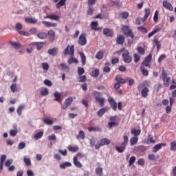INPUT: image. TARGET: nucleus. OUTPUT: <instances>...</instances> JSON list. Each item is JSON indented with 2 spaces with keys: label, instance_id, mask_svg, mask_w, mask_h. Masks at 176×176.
<instances>
[{
  "label": "nucleus",
  "instance_id": "nucleus-21",
  "mask_svg": "<svg viewBox=\"0 0 176 176\" xmlns=\"http://www.w3.org/2000/svg\"><path fill=\"white\" fill-rule=\"evenodd\" d=\"M72 166V164L69 162H65L59 164V167L62 170H65V168H67V167H71Z\"/></svg>",
  "mask_w": 176,
  "mask_h": 176
},
{
  "label": "nucleus",
  "instance_id": "nucleus-61",
  "mask_svg": "<svg viewBox=\"0 0 176 176\" xmlns=\"http://www.w3.org/2000/svg\"><path fill=\"white\" fill-rule=\"evenodd\" d=\"M134 163H135V156H132L129 159V166H133V164H134Z\"/></svg>",
  "mask_w": 176,
  "mask_h": 176
},
{
  "label": "nucleus",
  "instance_id": "nucleus-11",
  "mask_svg": "<svg viewBox=\"0 0 176 176\" xmlns=\"http://www.w3.org/2000/svg\"><path fill=\"white\" fill-rule=\"evenodd\" d=\"M102 34L103 35H104V36H109L110 38H112V36H113L114 35L113 31H112L111 29L108 28L103 29Z\"/></svg>",
  "mask_w": 176,
  "mask_h": 176
},
{
  "label": "nucleus",
  "instance_id": "nucleus-31",
  "mask_svg": "<svg viewBox=\"0 0 176 176\" xmlns=\"http://www.w3.org/2000/svg\"><path fill=\"white\" fill-rule=\"evenodd\" d=\"M96 102H98L100 107H104L105 104V98H96Z\"/></svg>",
  "mask_w": 176,
  "mask_h": 176
},
{
  "label": "nucleus",
  "instance_id": "nucleus-10",
  "mask_svg": "<svg viewBox=\"0 0 176 176\" xmlns=\"http://www.w3.org/2000/svg\"><path fill=\"white\" fill-rule=\"evenodd\" d=\"M86 43H87V39H86V36L85 35V34H81L78 38V45H80V46H85L86 45Z\"/></svg>",
  "mask_w": 176,
  "mask_h": 176
},
{
  "label": "nucleus",
  "instance_id": "nucleus-4",
  "mask_svg": "<svg viewBox=\"0 0 176 176\" xmlns=\"http://www.w3.org/2000/svg\"><path fill=\"white\" fill-rule=\"evenodd\" d=\"M111 144V140L108 138H102L98 142V144L95 145V149H100L101 146H104V145H109Z\"/></svg>",
  "mask_w": 176,
  "mask_h": 176
},
{
  "label": "nucleus",
  "instance_id": "nucleus-22",
  "mask_svg": "<svg viewBox=\"0 0 176 176\" xmlns=\"http://www.w3.org/2000/svg\"><path fill=\"white\" fill-rule=\"evenodd\" d=\"M25 21L26 23H28L29 24H36V23H38V20H36V19L32 18V17H26L25 19Z\"/></svg>",
  "mask_w": 176,
  "mask_h": 176
},
{
  "label": "nucleus",
  "instance_id": "nucleus-40",
  "mask_svg": "<svg viewBox=\"0 0 176 176\" xmlns=\"http://www.w3.org/2000/svg\"><path fill=\"white\" fill-rule=\"evenodd\" d=\"M68 64L71 65L73 64L74 63L75 64H78L79 63V60L76 59V58L71 57L68 60H67Z\"/></svg>",
  "mask_w": 176,
  "mask_h": 176
},
{
  "label": "nucleus",
  "instance_id": "nucleus-53",
  "mask_svg": "<svg viewBox=\"0 0 176 176\" xmlns=\"http://www.w3.org/2000/svg\"><path fill=\"white\" fill-rule=\"evenodd\" d=\"M125 80L126 82H129V86H133V85H134V79L130 77H126Z\"/></svg>",
  "mask_w": 176,
  "mask_h": 176
},
{
  "label": "nucleus",
  "instance_id": "nucleus-47",
  "mask_svg": "<svg viewBox=\"0 0 176 176\" xmlns=\"http://www.w3.org/2000/svg\"><path fill=\"white\" fill-rule=\"evenodd\" d=\"M95 172L97 175L102 176V174H103L102 168L101 167L96 168Z\"/></svg>",
  "mask_w": 176,
  "mask_h": 176
},
{
  "label": "nucleus",
  "instance_id": "nucleus-63",
  "mask_svg": "<svg viewBox=\"0 0 176 176\" xmlns=\"http://www.w3.org/2000/svg\"><path fill=\"white\" fill-rule=\"evenodd\" d=\"M42 68L44 71H49V64L47 63H43Z\"/></svg>",
  "mask_w": 176,
  "mask_h": 176
},
{
  "label": "nucleus",
  "instance_id": "nucleus-48",
  "mask_svg": "<svg viewBox=\"0 0 176 176\" xmlns=\"http://www.w3.org/2000/svg\"><path fill=\"white\" fill-rule=\"evenodd\" d=\"M131 29H130V28L127 25H124L122 28V33L124 34V35L125 34H126V32H129V31H131Z\"/></svg>",
  "mask_w": 176,
  "mask_h": 176
},
{
  "label": "nucleus",
  "instance_id": "nucleus-42",
  "mask_svg": "<svg viewBox=\"0 0 176 176\" xmlns=\"http://www.w3.org/2000/svg\"><path fill=\"white\" fill-rule=\"evenodd\" d=\"M92 95L95 98V101L97 100V98H101V93L97 91H94Z\"/></svg>",
  "mask_w": 176,
  "mask_h": 176
},
{
  "label": "nucleus",
  "instance_id": "nucleus-27",
  "mask_svg": "<svg viewBox=\"0 0 176 176\" xmlns=\"http://www.w3.org/2000/svg\"><path fill=\"white\" fill-rule=\"evenodd\" d=\"M44 19H50L51 20H55L56 21H58L60 20V16L58 15L50 14L45 16Z\"/></svg>",
  "mask_w": 176,
  "mask_h": 176
},
{
  "label": "nucleus",
  "instance_id": "nucleus-45",
  "mask_svg": "<svg viewBox=\"0 0 176 176\" xmlns=\"http://www.w3.org/2000/svg\"><path fill=\"white\" fill-rule=\"evenodd\" d=\"M23 109H24V104H21L17 108L16 112L19 116H21V113H23Z\"/></svg>",
  "mask_w": 176,
  "mask_h": 176
},
{
  "label": "nucleus",
  "instance_id": "nucleus-13",
  "mask_svg": "<svg viewBox=\"0 0 176 176\" xmlns=\"http://www.w3.org/2000/svg\"><path fill=\"white\" fill-rule=\"evenodd\" d=\"M90 26L94 31H101L102 30V28H98V21H92Z\"/></svg>",
  "mask_w": 176,
  "mask_h": 176
},
{
  "label": "nucleus",
  "instance_id": "nucleus-33",
  "mask_svg": "<svg viewBox=\"0 0 176 176\" xmlns=\"http://www.w3.org/2000/svg\"><path fill=\"white\" fill-rule=\"evenodd\" d=\"M146 144H147V145H149V144H155V140H153V135L151 134L148 135V138Z\"/></svg>",
  "mask_w": 176,
  "mask_h": 176
},
{
  "label": "nucleus",
  "instance_id": "nucleus-38",
  "mask_svg": "<svg viewBox=\"0 0 176 176\" xmlns=\"http://www.w3.org/2000/svg\"><path fill=\"white\" fill-rule=\"evenodd\" d=\"M103 57H104V52L102 51H99L96 54V58H97V60H102Z\"/></svg>",
  "mask_w": 176,
  "mask_h": 176
},
{
  "label": "nucleus",
  "instance_id": "nucleus-60",
  "mask_svg": "<svg viewBox=\"0 0 176 176\" xmlns=\"http://www.w3.org/2000/svg\"><path fill=\"white\" fill-rule=\"evenodd\" d=\"M170 151H176V141H173L172 142H170Z\"/></svg>",
  "mask_w": 176,
  "mask_h": 176
},
{
  "label": "nucleus",
  "instance_id": "nucleus-37",
  "mask_svg": "<svg viewBox=\"0 0 176 176\" xmlns=\"http://www.w3.org/2000/svg\"><path fill=\"white\" fill-rule=\"evenodd\" d=\"M67 0H60L56 4V9H60L61 6H64L65 5V2Z\"/></svg>",
  "mask_w": 176,
  "mask_h": 176
},
{
  "label": "nucleus",
  "instance_id": "nucleus-55",
  "mask_svg": "<svg viewBox=\"0 0 176 176\" xmlns=\"http://www.w3.org/2000/svg\"><path fill=\"white\" fill-rule=\"evenodd\" d=\"M138 30L140 31V32H142V34H148V30L144 27H142V26L138 27Z\"/></svg>",
  "mask_w": 176,
  "mask_h": 176
},
{
  "label": "nucleus",
  "instance_id": "nucleus-15",
  "mask_svg": "<svg viewBox=\"0 0 176 176\" xmlns=\"http://www.w3.org/2000/svg\"><path fill=\"white\" fill-rule=\"evenodd\" d=\"M144 12H145L144 16L143 18H142V23H145V21H146V20L151 15V9L148 8H145Z\"/></svg>",
  "mask_w": 176,
  "mask_h": 176
},
{
  "label": "nucleus",
  "instance_id": "nucleus-25",
  "mask_svg": "<svg viewBox=\"0 0 176 176\" xmlns=\"http://www.w3.org/2000/svg\"><path fill=\"white\" fill-rule=\"evenodd\" d=\"M87 129H88V131H89V133H91V131H94V132L102 131V129L98 126H90V127H88Z\"/></svg>",
  "mask_w": 176,
  "mask_h": 176
},
{
  "label": "nucleus",
  "instance_id": "nucleus-50",
  "mask_svg": "<svg viewBox=\"0 0 176 176\" xmlns=\"http://www.w3.org/2000/svg\"><path fill=\"white\" fill-rule=\"evenodd\" d=\"M124 35H125V36H126L127 38H129V36L130 38H134V34L133 33V30H129L126 33H125Z\"/></svg>",
  "mask_w": 176,
  "mask_h": 176
},
{
  "label": "nucleus",
  "instance_id": "nucleus-57",
  "mask_svg": "<svg viewBox=\"0 0 176 176\" xmlns=\"http://www.w3.org/2000/svg\"><path fill=\"white\" fill-rule=\"evenodd\" d=\"M43 122L45 123V124H48L49 126H52V124H53V120L49 118L44 119Z\"/></svg>",
  "mask_w": 176,
  "mask_h": 176
},
{
  "label": "nucleus",
  "instance_id": "nucleus-49",
  "mask_svg": "<svg viewBox=\"0 0 176 176\" xmlns=\"http://www.w3.org/2000/svg\"><path fill=\"white\" fill-rule=\"evenodd\" d=\"M15 30L17 32L23 30V25L21 23H16L15 25Z\"/></svg>",
  "mask_w": 176,
  "mask_h": 176
},
{
  "label": "nucleus",
  "instance_id": "nucleus-5",
  "mask_svg": "<svg viewBox=\"0 0 176 176\" xmlns=\"http://www.w3.org/2000/svg\"><path fill=\"white\" fill-rule=\"evenodd\" d=\"M122 60L125 64H130L133 61V57L130 55V52L126 51V52L122 54Z\"/></svg>",
  "mask_w": 176,
  "mask_h": 176
},
{
  "label": "nucleus",
  "instance_id": "nucleus-8",
  "mask_svg": "<svg viewBox=\"0 0 176 176\" xmlns=\"http://www.w3.org/2000/svg\"><path fill=\"white\" fill-rule=\"evenodd\" d=\"M107 101L113 111H116L118 109V103L115 101L113 97L109 96Z\"/></svg>",
  "mask_w": 176,
  "mask_h": 176
},
{
  "label": "nucleus",
  "instance_id": "nucleus-54",
  "mask_svg": "<svg viewBox=\"0 0 176 176\" xmlns=\"http://www.w3.org/2000/svg\"><path fill=\"white\" fill-rule=\"evenodd\" d=\"M166 58H167V56L166 54H161L158 58L159 64H160L162 61H163V60H166Z\"/></svg>",
  "mask_w": 176,
  "mask_h": 176
},
{
  "label": "nucleus",
  "instance_id": "nucleus-51",
  "mask_svg": "<svg viewBox=\"0 0 176 176\" xmlns=\"http://www.w3.org/2000/svg\"><path fill=\"white\" fill-rule=\"evenodd\" d=\"M137 149L138 152H145L148 148L145 146L140 145L137 147Z\"/></svg>",
  "mask_w": 176,
  "mask_h": 176
},
{
  "label": "nucleus",
  "instance_id": "nucleus-32",
  "mask_svg": "<svg viewBox=\"0 0 176 176\" xmlns=\"http://www.w3.org/2000/svg\"><path fill=\"white\" fill-rule=\"evenodd\" d=\"M10 44L11 45V46H12V47H14V49H16V50H19V49L21 47V44L16 43L14 41H10Z\"/></svg>",
  "mask_w": 176,
  "mask_h": 176
},
{
  "label": "nucleus",
  "instance_id": "nucleus-3",
  "mask_svg": "<svg viewBox=\"0 0 176 176\" xmlns=\"http://www.w3.org/2000/svg\"><path fill=\"white\" fill-rule=\"evenodd\" d=\"M138 90L139 91L140 90H141V95H142V97H143V98H146L148 97V93H149V88L145 87V82L140 83L138 86Z\"/></svg>",
  "mask_w": 176,
  "mask_h": 176
},
{
  "label": "nucleus",
  "instance_id": "nucleus-43",
  "mask_svg": "<svg viewBox=\"0 0 176 176\" xmlns=\"http://www.w3.org/2000/svg\"><path fill=\"white\" fill-rule=\"evenodd\" d=\"M60 65L62 67L63 71H65L66 72H69V67L65 63H60Z\"/></svg>",
  "mask_w": 176,
  "mask_h": 176
},
{
  "label": "nucleus",
  "instance_id": "nucleus-34",
  "mask_svg": "<svg viewBox=\"0 0 176 176\" xmlns=\"http://www.w3.org/2000/svg\"><path fill=\"white\" fill-rule=\"evenodd\" d=\"M131 134H132L133 135H135V137H138V135H140V134H141V130L133 129L131 131Z\"/></svg>",
  "mask_w": 176,
  "mask_h": 176
},
{
  "label": "nucleus",
  "instance_id": "nucleus-24",
  "mask_svg": "<svg viewBox=\"0 0 176 176\" xmlns=\"http://www.w3.org/2000/svg\"><path fill=\"white\" fill-rule=\"evenodd\" d=\"M116 80L118 83H121L122 85H124L126 83V78H122V76L118 75L116 76Z\"/></svg>",
  "mask_w": 176,
  "mask_h": 176
},
{
  "label": "nucleus",
  "instance_id": "nucleus-12",
  "mask_svg": "<svg viewBox=\"0 0 176 176\" xmlns=\"http://www.w3.org/2000/svg\"><path fill=\"white\" fill-rule=\"evenodd\" d=\"M166 144L165 143H159V144L155 145L152 148L153 153H156V152L160 151V149H162V148H163V146H166Z\"/></svg>",
  "mask_w": 176,
  "mask_h": 176
},
{
  "label": "nucleus",
  "instance_id": "nucleus-39",
  "mask_svg": "<svg viewBox=\"0 0 176 176\" xmlns=\"http://www.w3.org/2000/svg\"><path fill=\"white\" fill-rule=\"evenodd\" d=\"M107 111V109L105 108H101L98 112H97V115L99 118H102V116L104 115V113H105Z\"/></svg>",
  "mask_w": 176,
  "mask_h": 176
},
{
  "label": "nucleus",
  "instance_id": "nucleus-14",
  "mask_svg": "<svg viewBox=\"0 0 176 176\" xmlns=\"http://www.w3.org/2000/svg\"><path fill=\"white\" fill-rule=\"evenodd\" d=\"M47 35L50 42H54V39H56V32L54 30H49L47 32Z\"/></svg>",
  "mask_w": 176,
  "mask_h": 176
},
{
  "label": "nucleus",
  "instance_id": "nucleus-19",
  "mask_svg": "<svg viewBox=\"0 0 176 176\" xmlns=\"http://www.w3.org/2000/svg\"><path fill=\"white\" fill-rule=\"evenodd\" d=\"M47 53L48 54H50V56H56L57 54V53H58V47H54V48H51L47 50Z\"/></svg>",
  "mask_w": 176,
  "mask_h": 176
},
{
  "label": "nucleus",
  "instance_id": "nucleus-29",
  "mask_svg": "<svg viewBox=\"0 0 176 176\" xmlns=\"http://www.w3.org/2000/svg\"><path fill=\"white\" fill-rule=\"evenodd\" d=\"M161 30V28H155L151 32L148 34V38H151V36H153L155 34H157V32H159Z\"/></svg>",
  "mask_w": 176,
  "mask_h": 176
},
{
  "label": "nucleus",
  "instance_id": "nucleus-18",
  "mask_svg": "<svg viewBox=\"0 0 176 176\" xmlns=\"http://www.w3.org/2000/svg\"><path fill=\"white\" fill-rule=\"evenodd\" d=\"M33 46H36L37 50H42L43 48V45H45V42H33L32 43Z\"/></svg>",
  "mask_w": 176,
  "mask_h": 176
},
{
  "label": "nucleus",
  "instance_id": "nucleus-52",
  "mask_svg": "<svg viewBox=\"0 0 176 176\" xmlns=\"http://www.w3.org/2000/svg\"><path fill=\"white\" fill-rule=\"evenodd\" d=\"M41 137H43V131H41L34 135L35 140H39Z\"/></svg>",
  "mask_w": 176,
  "mask_h": 176
},
{
  "label": "nucleus",
  "instance_id": "nucleus-16",
  "mask_svg": "<svg viewBox=\"0 0 176 176\" xmlns=\"http://www.w3.org/2000/svg\"><path fill=\"white\" fill-rule=\"evenodd\" d=\"M162 5L164 8L168 9V10H170V12L173 11V5H171V3H168L167 0H164Z\"/></svg>",
  "mask_w": 176,
  "mask_h": 176
},
{
  "label": "nucleus",
  "instance_id": "nucleus-9",
  "mask_svg": "<svg viewBox=\"0 0 176 176\" xmlns=\"http://www.w3.org/2000/svg\"><path fill=\"white\" fill-rule=\"evenodd\" d=\"M73 101H74V99L72 98V97L70 96V97L67 98L65 100L63 104L61 105L62 109H67V108H68L69 107V105H71L72 104Z\"/></svg>",
  "mask_w": 176,
  "mask_h": 176
},
{
  "label": "nucleus",
  "instance_id": "nucleus-64",
  "mask_svg": "<svg viewBox=\"0 0 176 176\" xmlns=\"http://www.w3.org/2000/svg\"><path fill=\"white\" fill-rule=\"evenodd\" d=\"M49 94V89L45 88L43 91H41V96H47Z\"/></svg>",
  "mask_w": 176,
  "mask_h": 176
},
{
  "label": "nucleus",
  "instance_id": "nucleus-46",
  "mask_svg": "<svg viewBox=\"0 0 176 176\" xmlns=\"http://www.w3.org/2000/svg\"><path fill=\"white\" fill-rule=\"evenodd\" d=\"M120 18H121V19H123L124 20H126V19H128V17H129V12H122V13L120 14Z\"/></svg>",
  "mask_w": 176,
  "mask_h": 176
},
{
  "label": "nucleus",
  "instance_id": "nucleus-62",
  "mask_svg": "<svg viewBox=\"0 0 176 176\" xmlns=\"http://www.w3.org/2000/svg\"><path fill=\"white\" fill-rule=\"evenodd\" d=\"M23 162L26 164V166H31V160L30 158L24 157Z\"/></svg>",
  "mask_w": 176,
  "mask_h": 176
},
{
  "label": "nucleus",
  "instance_id": "nucleus-17",
  "mask_svg": "<svg viewBox=\"0 0 176 176\" xmlns=\"http://www.w3.org/2000/svg\"><path fill=\"white\" fill-rule=\"evenodd\" d=\"M73 162H74V166H76V167H78V168H82V167H83V165H82V163H80V162H79L78 160V156L77 155L74 157Z\"/></svg>",
  "mask_w": 176,
  "mask_h": 176
},
{
  "label": "nucleus",
  "instance_id": "nucleus-41",
  "mask_svg": "<svg viewBox=\"0 0 176 176\" xmlns=\"http://www.w3.org/2000/svg\"><path fill=\"white\" fill-rule=\"evenodd\" d=\"M140 71H141L142 75H144V76H148V75H149V72H148V70H146L145 69V67H144V66L140 67Z\"/></svg>",
  "mask_w": 176,
  "mask_h": 176
},
{
  "label": "nucleus",
  "instance_id": "nucleus-1",
  "mask_svg": "<svg viewBox=\"0 0 176 176\" xmlns=\"http://www.w3.org/2000/svg\"><path fill=\"white\" fill-rule=\"evenodd\" d=\"M124 141L121 143L120 146H116L115 149L118 153H123L126 151L127 144H129V136L124 135L123 137Z\"/></svg>",
  "mask_w": 176,
  "mask_h": 176
},
{
  "label": "nucleus",
  "instance_id": "nucleus-56",
  "mask_svg": "<svg viewBox=\"0 0 176 176\" xmlns=\"http://www.w3.org/2000/svg\"><path fill=\"white\" fill-rule=\"evenodd\" d=\"M17 133H19L17 129H12L10 131V135L11 137H16V135H17Z\"/></svg>",
  "mask_w": 176,
  "mask_h": 176
},
{
  "label": "nucleus",
  "instance_id": "nucleus-28",
  "mask_svg": "<svg viewBox=\"0 0 176 176\" xmlns=\"http://www.w3.org/2000/svg\"><path fill=\"white\" fill-rule=\"evenodd\" d=\"M138 142V137L133 136L130 139V145L131 146H134V145H137Z\"/></svg>",
  "mask_w": 176,
  "mask_h": 176
},
{
  "label": "nucleus",
  "instance_id": "nucleus-7",
  "mask_svg": "<svg viewBox=\"0 0 176 176\" xmlns=\"http://www.w3.org/2000/svg\"><path fill=\"white\" fill-rule=\"evenodd\" d=\"M151 61H152V54H149L145 57L142 63L141 67H148V68H151Z\"/></svg>",
  "mask_w": 176,
  "mask_h": 176
},
{
  "label": "nucleus",
  "instance_id": "nucleus-2",
  "mask_svg": "<svg viewBox=\"0 0 176 176\" xmlns=\"http://www.w3.org/2000/svg\"><path fill=\"white\" fill-rule=\"evenodd\" d=\"M162 78L165 87H168L171 82V77L168 76V74H167V72H166V70H164V69L162 70Z\"/></svg>",
  "mask_w": 176,
  "mask_h": 176
},
{
  "label": "nucleus",
  "instance_id": "nucleus-36",
  "mask_svg": "<svg viewBox=\"0 0 176 176\" xmlns=\"http://www.w3.org/2000/svg\"><path fill=\"white\" fill-rule=\"evenodd\" d=\"M77 140H85V131H79L78 135L76 136Z\"/></svg>",
  "mask_w": 176,
  "mask_h": 176
},
{
  "label": "nucleus",
  "instance_id": "nucleus-26",
  "mask_svg": "<svg viewBox=\"0 0 176 176\" xmlns=\"http://www.w3.org/2000/svg\"><path fill=\"white\" fill-rule=\"evenodd\" d=\"M38 39L45 40L47 38V34L45 32H39L36 34Z\"/></svg>",
  "mask_w": 176,
  "mask_h": 176
},
{
  "label": "nucleus",
  "instance_id": "nucleus-30",
  "mask_svg": "<svg viewBox=\"0 0 176 176\" xmlns=\"http://www.w3.org/2000/svg\"><path fill=\"white\" fill-rule=\"evenodd\" d=\"M80 57L81 58L82 65H86V55L83 52H79Z\"/></svg>",
  "mask_w": 176,
  "mask_h": 176
},
{
  "label": "nucleus",
  "instance_id": "nucleus-59",
  "mask_svg": "<svg viewBox=\"0 0 176 176\" xmlns=\"http://www.w3.org/2000/svg\"><path fill=\"white\" fill-rule=\"evenodd\" d=\"M77 72L79 76H82L85 74V69L83 67H78Z\"/></svg>",
  "mask_w": 176,
  "mask_h": 176
},
{
  "label": "nucleus",
  "instance_id": "nucleus-20",
  "mask_svg": "<svg viewBox=\"0 0 176 176\" xmlns=\"http://www.w3.org/2000/svg\"><path fill=\"white\" fill-rule=\"evenodd\" d=\"M124 36L120 34L116 38V43L117 45H123V43H124Z\"/></svg>",
  "mask_w": 176,
  "mask_h": 176
},
{
  "label": "nucleus",
  "instance_id": "nucleus-6",
  "mask_svg": "<svg viewBox=\"0 0 176 176\" xmlns=\"http://www.w3.org/2000/svg\"><path fill=\"white\" fill-rule=\"evenodd\" d=\"M63 54L64 56H67V54H70V56H74L75 54V47L74 45H67V47L63 51Z\"/></svg>",
  "mask_w": 176,
  "mask_h": 176
},
{
  "label": "nucleus",
  "instance_id": "nucleus-23",
  "mask_svg": "<svg viewBox=\"0 0 176 176\" xmlns=\"http://www.w3.org/2000/svg\"><path fill=\"white\" fill-rule=\"evenodd\" d=\"M54 101H57L58 102H61V93L58 92V91H56L54 94Z\"/></svg>",
  "mask_w": 176,
  "mask_h": 176
},
{
  "label": "nucleus",
  "instance_id": "nucleus-58",
  "mask_svg": "<svg viewBox=\"0 0 176 176\" xmlns=\"http://www.w3.org/2000/svg\"><path fill=\"white\" fill-rule=\"evenodd\" d=\"M137 50L138 53H140V54H142V55L145 54V48L142 47H138Z\"/></svg>",
  "mask_w": 176,
  "mask_h": 176
},
{
  "label": "nucleus",
  "instance_id": "nucleus-44",
  "mask_svg": "<svg viewBox=\"0 0 176 176\" xmlns=\"http://www.w3.org/2000/svg\"><path fill=\"white\" fill-rule=\"evenodd\" d=\"M68 150L70 152H76V151H79V147L78 146H69Z\"/></svg>",
  "mask_w": 176,
  "mask_h": 176
},
{
  "label": "nucleus",
  "instance_id": "nucleus-35",
  "mask_svg": "<svg viewBox=\"0 0 176 176\" xmlns=\"http://www.w3.org/2000/svg\"><path fill=\"white\" fill-rule=\"evenodd\" d=\"M98 75H100V69H94L91 72V76L92 78H98Z\"/></svg>",
  "mask_w": 176,
  "mask_h": 176
}]
</instances>
